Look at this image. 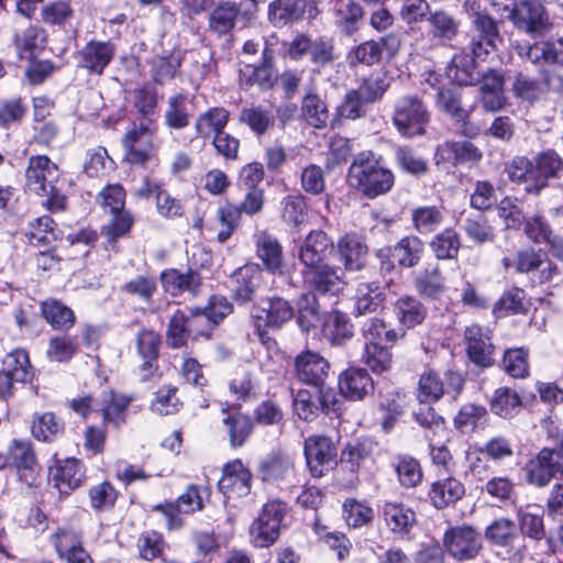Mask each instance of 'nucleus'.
<instances>
[{
  "instance_id": "f257e3e1",
  "label": "nucleus",
  "mask_w": 563,
  "mask_h": 563,
  "mask_svg": "<svg viewBox=\"0 0 563 563\" xmlns=\"http://www.w3.org/2000/svg\"><path fill=\"white\" fill-rule=\"evenodd\" d=\"M24 178L25 190L46 198L43 206L47 210L58 212L66 209L67 197L59 186V167L47 155L30 156Z\"/></svg>"
},
{
  "instance_id": "f03ea898",
  "label": "nucleus",
  "mask_w": 563,
  "mask_h": 563,
  "mask_svg": "<svg viewBox=\"0 0 563 563\" xmlns=\"http://www.w3.org/2000/svg\"><path fill=\"white\" fill-rule=\"evenodd\" d=\"M347 184L364 197L375 199L391 190L395 175L380 156L373 152H362L350 165Z\"/></svg>"
},
{
  "instance_id": "7ed1b4c3",
  "label": "nucleus",
  "mask_w": 563,
  "mask_h": 563,
  "mask_svg": "<svg viewBox=\"0 0 563 563\" xmlns=\"http://www.w3.org/2000/svg\"><path fill=\"white\" fill-rule=\"evenodd\" d=\"M485 538L497 553L511 563H522L528 556L526 539L520 534L516 522L509 518L495 519L485 529Z\"/></svg>"
},
{
  "instance_id": "20e7f679",
  "label": "nucleus",
  "mask_w": 563,
  "mask_h": 563,
  "mask_svg": "<svg viewBox=\"0 0 563 563\" xmlns=\"http://www.w3.org/2000/svg\"><path fill=\"white\" fill-rule=\"evenodd\" d=\"M252 313L255 333L263 343L271 340L268 330H279L295 317L292 303L282 296L263 298L254 306Z\"/></svg>"
},
{
  "instance_id": "39448f33",
  "label": "nucleus",
  "mask_w": 563,
  "mask_h": 563,
  "mask_svg": "<svg viewBox=\"0 0 563 563\" xmlns=\"http://www.w3.org/2000/svg\"><path fill=\"white\" fill-rule=\"evenodd\" d=\"M311 37L305 33L297 34L290 42L283 41L276 33L264 37L262 55L253 70H272L277 56L291 60H301L309 55Z\"/></svg>"
},
{
  "instance_id": "423d86ee",
  "label": "nucleus",
  "mask_w": 563,
  "mask_h": 563,
  "mask_svg": "<svg viewBox=\"0 0 563 563\" xmlns=\"http://www.w3.org/2000/svg\"><path fill=\"white\" fill-rule=\"evenodd\" d=\"M155 133L156 129L151 123L133 122L122 139L124 161L144 167L156 159Z\"/></svg>"
},
{
  "instance_id": "0eeeda50",
  "label": "nucleus",
  "mask_w": 563,
  "mask_h": 563,
  "mask_svg": "<svg viewBox=\"0 0 563 563\" xmlns=\"http://www.w3.org/2000/svg\"><path fill=\"white\" fill-rule=\"evenodd\" d=\"M320 13L314 0H273L267 7V21L275 29L311 22Z\"/></svg>"
},
{
  "instance_id": "6e6552de",
  "label": "nucleus",
  "mask_w": 563,
  "mask_h": 563,
  "mask_svg": "<svg viewBox=\"0 0 563 563\" xmlns=\"http://www.w3.org/2000/svg\"><path fill=\"white\" fill-rule=\"evenodd\" d=\"M429 120V111L418 97L406 96L396 103L393 122L401 135H423Z\"/></svg>"
},
{
  "instance_id": "1a4fd4ad",
  "label": "nucleus",
  "mask_w": 563,
  "mask_h": 563,
  "mask_svg": "<svg viewBox=\"0 0 563 563\" xmlns=\"http://www.w3.org/2000/svg\"><path fill=\"white\" fill-rule=\"evenodd\" d=\"M46 32L38 25H29L21 33H15L13 44L15 46L19 59L25 64L18 65L24 70H54L51 60H40L36 58V51L42 49L46 44Z\"/></svg>"
},
{
  "instance_id": "9d476101",
  "label": "nucleus",
  "mask_w": 563,
  "mask_h": 563,
  "mask_svg": "<svg viewBox=\"0 0 563 563\" xmlns=\"http://www.w3.org/2000/svg\"><path fill=\"white\" fill-rule=\"evenodd\" d=\"M506 16L517 30L532 36H541L551 27L549 13L541 0H519Z\"/></svg>"
},
{
  "instance_id": "9b49d317",
  "label": "nucleus",
  "mask_w": 563,
  "mask_h": 563,
  "mask_svg": "<svg viewBox=\"0 0 563 563\" xmlns=\"http://www.w3.org/2000/svg\"><path fill=\"white\" fill-rule=\"evenodd\" d=\"M301 277L313 294L338 295L346 285L344 271L325 262L303 265Z\"/></svg>"
},
{
  "instance_id": "f8f14e48",
  "label": "nucleus",
  "mask_w": 563,
  "mask_h": 563,
  "mask_svg": "<svg viewBox=\"0 0 563 563\" xmlns=\"http://www.w3.org/2000/svg\"><path fill=\"white\" fill-rule=\"evenodd\" d=\"M303 453L312 477L320 478L336 465L338 450L330 437L309 435L303 442Z\"/></svg>"
},
{
  "instance_id": "ddd939ff",
  "label": "nucleus",
  "mask_w": 563,
  "mask_h": 563,
  "mask_svg": "<svg viewBox=\"0 0 563 563\" xmlns=\"http://www.w3.org/2000/svg\"><path fill=\"white\" fill-rule=\"evenodd\" d=\"M445 551L456 561L475 559L483 549L481 533L472 526L449 528L443 534Z\"/></svg>"
},
{
  "instance_id": "4468645a",
  "label": "nucleus",
  "mask_w": 563,
  "mask_h": 563,
  "mask_svg": "<svg viewBox=\"0 0 563 563\" xmlns=\"http://www.w3.org/2000/svg\"><path fill=\"white\" fill-rule=\"evenodd\" d=\"M523 471L528 484L542 488L563 476V462L554 449L542 448L526 463Z\"/></svg>"
},
{
  "instance_id": "2eb2a0df",
  "label": "nucleus",
  "mask_w": 563,
  "mask_h": 563,
  "mask_svg": "<svg viewBox=\"0 0 563 563\" xmlns=\"http://www.w3.org/2000/svg\"><path fill=\"white\" fill-rule=\"evenodd\" d=\"M465 352L468 360L479 368H488L495 363V345L493 333L488 328L477 323L464 330Z\"/></svg>"
},
{
  "instance_id": "dca6fc26",
  "label": "nucleus",
  "mask_w": 563,
  "mask_h": 563,
  "mask_svg": "<svg viewBox=\"0 0 563 563\" xmlns=\"http://www.w3.org/2000/svg\"><path fill=\"white\" fill-rule=\"evenodd\" d=\"M379 516L387 530L399 540H410L418 525L416 511L401 501H384Z\"/></svg>"
},
{
  "instance_id": "f3484780",
  "label": "nucleus",
  "mask_w": 563,
  "mask_h": 563,
  "mask_svg": "<svg viewBox=\"0 0 563 563\" xmlns=\"http://www.w3.org/2000/svg\"><path fill=\"white\" fill-rule=\"evenodd\" d=\"M515 269L519 274L537 272V282L542 285L552 282L561 274L560 267L548 257L541 249L528 247L520 250L515 255Z\"/></svg>"
},
{
  "instance_id": "a211bd4d",
  "label": "nucleus",
  "mask_w": 563,
  "mask_h": 563,
  "mask_svg": "<svg viewBox=\"0 0 563 563\" xmlns=\"http://www.w3.org/2000/svg\"><path fill=\"white\" fill-rule=\"evenodd\" d=\"M136 353L142 360L139 366L142 382L152 380L159 369L162 335L152 329L142 328L135 335Z\"/></svg>"
},
{
  "instance_id": "6ab92c4d",
  "label": "nucleus",
  "mask_w": 563,
  "mask_h": 563,
  "mask_svg": "<svg viewBox=\"0 0 563 563\" xmlns=\"http://www.w3.org/2000/svg\"><path fill=\"white\" fill-rule=\"evenodd\" d=\"M232 299L240 306L253 302L264 283L263 268L256 263H247L231 275Z\"/></svg>"
},
{
  "instance_id": "aec40b11",
  "label": "nucleus",
  "mask_w": 563,
  "mask_h": 563,
  "mask_svg": "<svg viewBox=\"0 0 563 563\" xmlns=\"http://www.w3.org/2000/svg\"><path fill=\"white\" fill-rule=\"evenodd\" d=\"M483 158L482 151L471 141H445L439 144L434 152L437 166L450 164L452 166H474Z\"/></svg>"
},
{
  "instance_id": "412c9836",
  "label": "nucleus",
  "mask_w": 563,
  "mask_h": 563,
  "mask_svg": "<svg viewBox=\"0 0 563 563\" xmlns=\"http://www.w3.org/2000/svg\"><path fill=\"white\" fill-rule=\"evenodd\" d=\"M255 254L262 262L264 269L272 274L282 276L286 273L284 247L279 240L266 230L258 231L253 235Z\"/></svg>"
},
{
  "instance_id": "4be33fe9",
  "label": "nucleus",
  "mask_w": 563,
  "mask_h": 563,
  "mask_svg": "<svg viewBox=\"0 0 563 563\" xmlns=\"http://www.w3.org/2000/svg\"><path fill=\"white\" fill-rule=\"evenodd\" d=\"M335 249L344 272H361L366 268L369 250L362 235L356 232L345 233L338 239Z\"/></svg>"
},
{
  "instance_id": "5701e85b",
  "label": "nucleus",
  "mask_w": 563,
  "mask_h": 563,
  "mask_svg": "<svg viewBox=\"0 0 563 563\" xmlns=\"http://www.w3.org/2000/svg\"><path fill=\"white\" fill-rule=\"evenodd\" d=\"M159 282L164 291L172 297H178L185 292L196 297L202 287V277L194 268H188L186 272H180L177 268H166L161 272Z\"/></svg>"
},
{
  "instance_id": "b1692460",
  "label": "nucleus",
  "mask_w": 563,
  "mask_h": 563,
  "mask_svg": "<svg viewBox=\"0 0 563 563\" xmlns=\"http://www.w3.org/2000/svg\"><path fill=\"white\" fill-rule=\"evenodd\" d=\"M427 75L424 80L430 84V86L438 89L439 103L443 110L450 114L457 124L465 126L470 114L461 106L457 89L455 87H448L446 82H443L440 78L450 79V73H427Z\"/></svg>"
},
{
  "instance_id": "393cba45",
  "label": "nucleus",
  "mask_w": 563,
  "mask_h": 563,
  "mask_svg": "<svg viewBox=\"0 0 563 563\" xmlns=\"http://www.w3.org/2000/svg\"><path fill=\"white\" fill-rule=\"evenodd\" d=\"M85 473L84 464L75 457L56 461L55 466L49 468L53 485L62 496H67L82 486Z\"/></svg>"
},
{
  "instance_id": "a878e982",
  "label": "nucleus",
  "mask_w": 563,
  "mask_h": 563,
  "mask_svg": "<svg viewBox=\"0 0 563 563\" xmlns=\"http://www.w3.org/2000/svg\"><path fill=\"white\" fill-rule=\"evenodd\" d=\"M252 474L241 460L227 463L218 482L219 490L228 498L244 497L251 492Z\"/></svg>"
},
{
  "instance_id": "bb28decb",
  "label": "nucleus",
  "mask_w": 563,
  "mask_h": 563,
  "mask_svg": "<svg viewBox=\"0 0 563 563\" xmlns=\"http://www.w3.org/2000/svg\"><path fill=\"white\" fill-rule=\"evenodd\" d=\"M329 369V362L317 352L302 351L295 358L296 377L300 382L314 387L323 386Z\"/></svg>"
},
{
  "instance_id": "cd10ccee",
  "label": "nucleus",
  "mask_w": 563,
  "mask_h": 563,
  "mask_svg": "<svg viewBox=\"0 0 563 563\" xmlns=\"http://www.w3.org/2000/svg\"><path fill=\"white\" fill-rule=\"evenodd\" d=\"M339 391L344 398L358 401L374 393V382L366 368L351 366L339 376Z\"/></svg>"
},
{
  "instance_id": "c85d7f7f",
  "label": "nucleus",
  "mask_w": 563,
  "mask_h": 563,
  "mask_svg": "<svg viewBox=\"0 0 563 563\" xmlns=\"http://www.w3.org/2000/svg\"><path fill=\"white\" fill-rule=\"evenodd\" d=\"M257 475L265 483H280L295 475L292 459L279 450H274L258 461Z\"/></svg>"
},
{
  "instance_id": "c756f323",
  "label": "nucleus",
  "mask_w": 563,
  "mask_h": 563,
  "mask_svg": "<svg viewBox=\"0 0 563 563\" xmlns=\"http://www.w3.org/2000/svg\"><path fill=\"white\" fill-rule=\"evenodd\" d=\"M531 161L534 175L532 191L539 195L549 186L551 179L559 178L563 170V159L555 151L548 150L539 153Z\"/></svg>"
},
{
  "instance_id": "7c9ffc66",
  "label": "nucleus",
  "mask_w": 563,
  "mask_h": 563,
  "mask_svg": "<svg viewBox=\"0 0 563 563\" xmlns=\"http://www.w3.org/2000/svg\"><path fill=\"white\" fill-rule=\"evenodd\" d=\"M334 249L332 239L322 230L310 231L302 241L298 258L302 265L324 262L325 256Z\"/></svg>"
},
{
  "instance_id": "2f4dec72",
  "label": "nucleus",
  "mask_w": 563,
  "mask_h": 563,
  "mask_svg": "<svg viewBox=\"0 0 563 563\" xmlns=\"http://www.w3.org/2000/svg\"><path fill=\"white\" fill-rule=\"evenodd\" d=\"M322 335L331 346L345 345L354 335L350 317L340 310L328 312L322 321Z\"/></svg>"
},
{
  "instance_id": "473e14b6",
  "label": "nucleus",
  "mask_w": 563,
  "mask_h": 563,
  "mask_svg": "<svg viewBox=\"0 0 563 563\" xmlns=\"http://www.w3.org/2000/svg\"><path fill=\"white\" fill-rule=\"evenodd\" d=\"M40 313L54 331L67 333L76 324L74 310L56 298L42 300Z\"/></svg>"
},
{
  "instance_id": "72a5a7b5",
  "label": "nucleus",
  "mask_w": 563,
  "mask_h": 563,
  "mask_svg": "<svg viewBox=\"0 0 563 563\" xmlns=\"http://www.w3.org/2000/svg\"><path fill=\"white\" fill-rule=\"evenodd\" d=\"M481 81V100L483 108L489 112L501 110L507 100L504 93V76L501 73H476Z\"/></svg>"
},
{
  "instance_id": "f704fd0d",
  "label": "nucleus",
  "mask_w": 563,
  "mask_h": 563,
  "mask_svg": "<svg viewBox=\"0 0 563 563\" xmlns=\"http://www.w3.org/2000/svg\"><path fill=\"white\" fill-rule=\"evenodd\" d=\"M465 495V487L461 481L449 476L433 482L428 492L431 505L439 510L454 505Z\"/></svg>"
},
{
  "instance_id": "c9c22d12",
  "label": "nucleus",
  "mask_w": 563,
  "mask_h": 563,
  "mask_svg": "<svg viewBox=\"0 0 563 563\" xmlns=\"http://www.w3.org/2000/svg\"><path fill=\"white\" fill-rule=\"evenodd\" d=\"M133 398L128 395L118 394L114 390L102 393L98 411L101 412L104 423L120 428L126 421L128 409Z\"/></svg>"
},
{
  "instance_id": "e433bc0d",
  "label": "nucleus",
  "mask_w": 563,
  "mask_h": 563,
  "mask_svg": "<svg viewBox=\"0 0 563 563\" xmlns=\"http://www.w3.org/2000/svg\"><path fill=\"white\" fill-rule=\"evenodd\" d=\"M221 412L225 415L222 422L228 431L230 446L233 449L243 446L254 430L252 417L240 410L230 412L229 407L222 408Z\"/></svg>"
},
{
  "instance_id": "4c0bfd02",
  "label": "nucleus",
  "mask_w": 563,
  "mask_h": 563,
  "mask_svg": "<svg viewBox=\"0 0 563 563\" xmlns=\"http://www.w3.org/2000/svg\"><path fill=\"white\" fill-rule=\"evenodd\" d=\"M393 311L399 324L405 329H412L421 324L428 316V308L412 295L400 296L395 301Z\"/></svg>"
},
{
  "instance_id": "58836bf2",
  "label": "nucleus",
  "mask_w": 563,
  "mask_h": 563,
  "mask_svg": "<svg viewBox=\"0 0 563 563\" xmlns=\"http://www.w3.org/2000/svg\"><path fill=\"white\" fill-rule=\"evenodd\" d=\"M417 292L429 299L440 298L446 287L445 278L439 264H429L423 267L413 279Z\"/></svg>"
},
{
  "instance_id": "ea45409f",
  "label": "nucleus",
  "mask_w": 563,
  "mask_h": 563,
  "mask_svg": "<svg viewBox=\"0 0 563 563\" xmlns=\"http://www.w3.org/2000/svg\"><path fill=\"white\" fill-rule=\"evenodd\" d=\"M334 23L340 33L351 36L358 31L364 19L363 7L355 0H339L334 5Z\"/></svg>"
},
{
  "instance_id": "a19ab883",
  "label": "nucleus",
  "mask_w": 563,
  "mask_h": 563,
  "mask_svg": "<svg viewBox=\"0 0 563 563\" xmlns=\"http://www.w3.org/2000/svg\"><path fill=\"white\" fill-rule=\"evenodd\" d=\"M364 345H395L405 335L396 329H388L386 322L377 317L366 319L361 327Z\"/></svg>"
},
{
  "instance_id": "79ce46f5",
  "label": "nucleus",
  "mask_w": 563,
  "mask_h": 563,
  "mask_svg": "<svg viewBox=\"0 0 563 563\" xmlns=\"http://www.w3.org/2000/svg\"><path fill=\"white\" fill-rule=\"evenodd\" d=\"M386 295L378 283H360L355 290V303L353 312L355 316H364L382 309Z\"/></svg>"
},
{
  "instance_id": "37998d69",
  "label": "nucleus",
  "mask_w": 563,
  "mask_h": 563,
  "mask_svg": "<svg viewBox=\"0 0 563 563\" xmlns=\"http://www.w3.org/2000/svg\"><path fill=\"white\" fill-rule=\"evenodd\" d=\"M2 369L15 383L29 384L35 377V368L31 364L29 352L21 347L14 349L4 355Z\"/></svg>"
},
{
  "instance_id": "c03bdc74",
  "label": "nucleus",
  "mask_w": 563,
  "mask_h": 563,
  "mask_svg": "<svg viewBox=\"0 0 563 563\" xmlns=\"http://www.w3.org/2000/svg\"><path fill=\"white\" fill-rule=\"evenodd\" d=\"M462 246L461 235L453 228H445L434 234L429 247L438 261L456 260Z\"/></svg>"
},
{
  "instance_id": "a18cd8bd",
  "label": "nucleus",
  "mask_w": 563,
  "mask_h": 563,
  "mask_svg": "<svg viewBox=\"0 0 563 563\" xmlns=\"http://www.w3.org/2000/svg\"><path fill=\"white\" fill-rule=\"evenodd\" d=\"M115 46L110 41H90L81 51L82 67L89 70H103L112 60Z\"/></svg>"
},
{
  "instance_id": "49530a36",
  "label": "nucleus",
  "mask_w": 563,
  "mask_h": 563,
  "mask_svg": "<svg viewBox=\"0 0 563 563\" xmlns=\"http://www.w3.org/2000/svg\"><path fill=\"white\" fill-rule=\"evenodd\" d=\"M526 56L533 64L563 67V37L529 45Z\"/></svg>"
},
{
  "instance_id": "de8ad7c7",
  "label": "nucleus",
  "mask_w": 563,
  "mask_h": 563,
  "mask_svg": "<svg viewBox=\"0 0 563 563\" xmlns=\"http://www.w3.org/2000/svg\"><path fill=\"white\" fill-rule=\"evenodd\" d=\"M388 43H390V47H398L399 45L397 37L394 35L383 37L380 42L367 41L360 44L347 55L350 66L354 67L357 64L374 65L382 57V45H388Z\"/></svg>"
},
{
  "instance_id": "09e8293b",
  "label": "nucleus",
  "mask_w": 563,
  "mask_h": 563,
  "mask_svg": "<svg viewBox=\"0 0 563 563\" xmlns=\"http://www.w3.org/2000/svg\"><path fill=\"white\" fill-rule=\"evenodd\" d=\"M49 542L58 559L62 560L84 545V533L81 529L73 525H64L49 536Z\"/></svg>"
},
{
  "instance_id": "8fccbe9b",
  "label": "nucleus",
  "mask_w": 563,
  "mask_h": 563,
  "mask_svg": "<svg viewBox=\"0 0 563 563\" xmlns=\"http://www.w3.org/2000/svg\"><path fill=\"white\" fill-rule=\"evenodd\" d=\"M375 446L374 441L368 438L347 443L340 455L341 467L357 474L362 463L373 455Z\"/></svg>"
},
{
  "instance_id": "3c124183",
  "label": "nucleus",
  "mask_w": 563,
  "mask_h": 563,
  "mask_svg": "<svg viewBox=\"0 0 563 563\" xmlns=\"http://www.w3.org/2000/svg\"><path fill=\"white\" fill-rule=\"evenodd\" d=\"M280 218L289 227L298 228L308 222L309 208L302 194H290L280 201Z\"/></svg>"
},
{
  "instance_id": "603ef678",
  "label": "nucleus",
  "mask_w": 563,
  "mask_h": 563,
  "mask_svg": "<svg viewBox=\"0 0 563 563\" xmlns=\"http://www.w3.org/2000/svg\"><path fill=\"white\" fill-rule=\"evenodd\" d=\"M490 411L504 419H511L522 408V400L519 394L510 387L497 388L489 401Z\"/></svg>"
},
{
  "instance_id": "864d4df0",
  "label": "nucleus",
  "mask_w": 563,
  "mask_h": 563,
  "mask_svg": "<svg viewBox=\"0 0 563 563\" xmlns=\"http://www.w3.org/2000/svg\"><path fill=\"white\" fill-rule=\"evenodd\" d=\"M240 13L241 7L235 2L221 1L209 14V29L219 35H225L234 29Z\"/></svg>"
},
{
  "instance_id": "5fc2aeb1",
  "label": "nucleus",
  "mask_w": 563,
  "mask_h": 563,
  "mask_svg": "<svg viewBox=\"0 0 563 563\" xmlns=\"http://www.w3.org/2000/svg\"><path fill=\"white\" fill-rule=\"evenodd\" d=\"M395 258L402 268L417 266L424 253L423 241L413 234L401 238L394 246Z\"/></svg>"
},
{
  "instance_id": "6e6d98bb",
  "label": "nucleus",
  "mask_w": 563,
  "mask_h": 563,
  "mask_svg": "<svg viewBox=\"0 0 563 563\" xmlns=\"http://www.w3.org/2000/svg\"><path fill=\"white\" fill-rule=\"evenodd\" d=\"M230 113L221 107L210 108L201 113L195 124L196 134L201 139H209L211 135L219 134L224 131L228 124Z\"/></svg>"
},
{
  "instance_id": "4d7b16f0",
  "label": "nucleus",
  "mask_w": 563,
  "mask_h": 563,
  "mask_svg": "<svg viewBox=\"0 0 563 563\" xmlns=\"http://www.w3.org/2000/svg\"><path fill=\"white\" fill-rule=\"evenodd\" d=\"M32 435L38 441L52 442L64 432V422L54 412H35L31 423Z\"/></svg>"
},
{
  "instance_id": "13d9d810",
  "label": "nucleus",
  "mask_w": 563,
  "mask_h": 563,
  "mask_svg": "<svg viewBox=\"0 0 563 563\" xmlns=\"http://www.w3.org/2000/svg\"><path fill=\"white\" fill-rule=\"evenodd\" d=\"M320 321V305L317 295L302 292L297 301L296 322L300 330L309 333Z\"/></svg>"
},
{
  "instance_id": "bf43d9fd",
  "label": "nucleus",
  "mask_w": 563,
  "mask_h": 563,
  "mask_svg": "<svg viewBox=\"0 0 563 563\" xmlns=\"http://www.w3.org/2000/svg\"><path fill=\"white\" fill-rule=\"evenodd\" d=\"M239 121L250 128L257 136L266 134L275 124V117L269 108L252 106L243 108Z\"/></svg>"
},
{
  "instance_id": "052dcab7",
  "label": "nucleus",
  "mask_w": 563,
  "mask_h": 563,
  "mask_svg": "<svg viewBox=\"0 0 563 563\" xmlns=\"http://www.w3.org/2000/svg\"><path fill=\"white\" fill-rule=\"evenodd\" d=\"M528 308L529 301L526 291L522 288L512 287L506 290L496 301L493 312L496 317L526 314Z\"/></svg>"
},
{
  "instance_id": "680f3d73",
  "label": "nucleus",
  "mask_w": 563,
  "mask_h": 563,
  "mask_svg": "<svg viewBox=\"0 0 563 563\" xmlns=\"http://www.w3.org/2000/svg\"><path fill=\"white\" fill-rule=\"evenodd\" d=\"M189 99L185 93H177L168 99L165 112V123L174 130H181L189 125L192 111L189 108Z\"/></svg>"
},
{
  "instance_id": "e2e57ef3",
  "label": "nucleus",
  "mask_w": 563,
  "mask_h": 563,
  "mask_svg": "<svg viewBox=\"0 0 563 563\" xmlns=\"http://www.w3.org/2000/svg\"><path fill=\"white\" fill-rule=\"evenodd\" d=\"M8 467H14L19 472L31 471L36 464L33 444L30 440L14 439L5 453Z\"/></svg>"
},
{
  "instance_id": "0e129e2a",
  "label": "nucleus",
  "mask_w": 563,
  "mask_h": 563,
  "mask_svg": "<svg viewBox=\"0 0 563 563\" xmlns=\"http://www.w3.org/2000/svg\"><path fill=\"white\" fill-rule=\"evenodd\" d=\"M516 97L533 102L550 90L547 73H540L537 78L519 74L512 88Z\"/></svg>"
},
{
  "instance_id": "69168bd1",
  "label": "nucleus",
  "mask_w": 563,
  "mask_h": 563,
  "mask_svg": "<svg viewBox=\"0 0 563 563\" xmlns=\"http://www.w3.org/2000/svg\"><path fill=\"white\" fill-rule=\"evenodd\" d=\"M342 517L349 528L368 527L374 520V509L364 501L347 498L342 505Z\"/></svg>"
},
{
  "instance_id": "338daca9",
  "label": "nucleus",
  "mask_w": 563,
  "mask_h": 563,
  "mask_svg": "<svg viewBox=\"0 0 563 563\" xmlns=\"http://www.w3.org/2000/svg\"><path fill=\"white\" fill-rule=\"evenodd\" d=\"M444 391V382L438 372L428 369L421 374L417 389V399L421 405L439 401Z\"/></svg>"
},
{
  "instance_id": "774afa93",
  "label": "nucleus",
  "mask_w": 563,
  "mask_h": 563,
  "mask_svg": "<svg viewBox=\"0 0 563 563\" xmlns=\"http://www.w3.org/2000/svg\"><path fill=\"white\" fill-rule=\"evenodd\" d=\"M394 345H364L361 361L374 374H384L393 367V353L390 349Z\"/></svg>"
}]
</instances>
